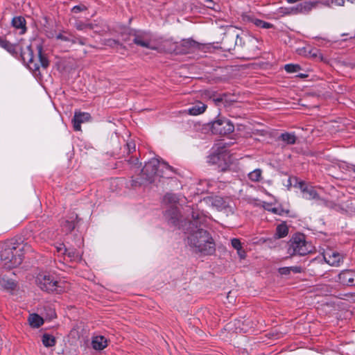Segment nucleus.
Wrapping results in <instances>:
<instances>
[{"instance_id": "nucleus-39", "label": "nucleus", "mask_w": 355, "mask_h": 355, "mask_svg": "<svg viewBox=\"0 0 355 355\" xmlns=\"http://www.w3.org/2000/svg\"><path fill=\"white\" fill-rule=\"evenodd\" d=\"M172 212L173 216H171V223L175 224L178 220V209L176 208H173L171 211H166V214H169L170 212Z\"/></svg>"}, {"instance_id": "nucleus-29", "label": "nucleus", "mask_w": 355, "mask_h": 355, "mask_svg": "<svg viewBox=\"0 0 355 355\" xmlns=\"http://www.w3.org/2000/svg\"><path fill=\"white\" fill-rule=\"evenodd\" d=\"M288 233V229L286 224H280L277 227L276 234L278 238H284Z\"/></svg>"}, {"instance_id": "nucleus-23", "label": "nucleus", "mask_w": 355, "mask_h": 355, "mask_svg": "<svg viewBox=\"0 0 355 355\" xmlns=\"http://www.w3.org/2000/svg\"><path fill=\"white\" fill-rule=\"evenodd\" d=\"M263 207L265 210L279 216H282L284 214H288L289 212L288 210L284 209L282 206L273 207L271 203L266 202H263Z\"/></svg>"}, {"instance_id": "nucleus-45", "label": "nucleus", "mask_w": 355, "mask_h": 355, "mask_svg": "<svg viewBox=\"0 0 355 355\" xmlns=\"http://www.w3.org/2000/svg\"><path fill=\"white\" fill-rule=\"evenodd\" d=\"M205 3H206V6L207 8H211L213 10H216V8L214 7L215 3H214V1L212 0H205Z\"/></svg>"}, {"instance_id": "nucleus-25", "label": "nucleus", "mask_w": 355, "mask_h": 355, "mask_svg": "<svg viewBox=\"0 0 355 355\" xmlns=\"http://www.w3.org/2000/svg\"><path fill=\"white\" fill-rule=\"evenodd\" d=\"M64 255L69 258V261H76L81 259V254L75 247L67 248L66 254Z\"/></svg>"}, {"instance_id": "nucleus-2", "label": "nucleus", "mask_w": 355, "mask_h": 355, "mask_svg": "<svg viewBox=\"0 0 355 355\" xmlns=\"http://www.w3.org/2000/svg\"><path fill=\"white\" fill-rule=\"evenodd\" d=\"M32 235L26 232V239L19 237L15 241H8L0 244V259L4 261L8 268L19 266L24 259V253L32 251L31 241H27Z\"/></svg>"}, {"instance_id": "nucleus-24", "label": "nucleus", "mask_w": 355, "mask_h": 355, "mask_svg": "<svg viewBox=\"0 0 355 355\" xmlns=\"http://www.w3.org/2000/svg\"><path fill=\"white\" fill-rule=\"evenodd\" d=\"M92 345L94 349L102 350L107 345V340L102 336H98L93 338Z\"/></svg>"}, {"instance_id": "nucleus-53", "label": "nucleus", "mask_w": 355, "mask_h": 355, "mask_svg": "<svg viewBox=\"0 0 355 355\" xmlns=\"http://www.w3.org/2000/svg\"><path fill=\"white\" fill-rule=\"evenodd\" d=\"M291 184H292V182H291V178H289L288 179V184H287V185H286V186H288V187H291Z\"/></svg>"}, {"instance_id": "nucleus-44", "label": "nucleus", "mask_w": 355, "mask_h": 355, "mask_svg": "<svg viewBox=\"0 0 355 355\" xmlns=\"http://www.w3.org/2000/svg\"><path fill=\"white\" fill-rule=\"evenodd\" d=\"M291 272L293 273H301L303 271V269L301 266H291L289 267Z\"/></svg>"}, {"instance_id": "nucleus-60", "label": "nucleus", "mask_w": 355, "mask_h": 355, "mask_svg": "<svg viewBox=\"0 0 355 355\" xmlns=\"http://www.w3.org/2000/svg\"><path fill=\"white\" fill-rule=\"evenodd\" d=\"M216 202H220V200H216Z\"/></svg>"}, {"instance_id": "nucleus-33", "label": "nucleus", "mask_w": 355, "mask_h": 355, "mask_svg": "<svg viewBox=\"0 0 355 355\" xmlns=\"http://www.w3.org/2000/svg\"><path fill=\"white\" fill-rule=\"evenodd\" d=\"M284 69L287 73H295L301 70V67L297 64H287L284 65Z\"/></svg>"}, {"instance_id": "nucleus-41", "label": "nucleus", "mask_w": 355, "mask_h": 355, "mask_svg": "<svg viewBox=\"0 0 355 355\" xmlns=\"http://www.w3.org/2000/svg\"><path fill=\"white\" fill-rule=\"evenodd\" d=\"M71 35H69V34L66 35H63L62 33H59L58 35H56V39L69 42V40H71Z\"/></svg>"}, {"instance_id": "nucleus-9", "label": "nucleus", "mask_w": 355, "mask_h": 355, "mask_svg": "<svg viewBox=\"0 0 355 355\" xmlns=\"http://www.w3.org/2000/svg\"><path fill=\"white\" fill-rule=\"evenodd\" d=\"M211 130L214 135L224 136L233 132L234 125L230 120L220 118L211 123Z\"/></svg>"}, {"instance_id": "nucleus-1", "label": "nucleus", "mask_w": 355, "mask_h": 355, "mask_svg": "<svg viewBox=\"0 0 355 355\" xmlns=\"http://www.w3.org/2000/svg\"><path fill=\"white\" fill-rule=\"evenodd\" d=\"M192 220L186 228L187 243L192 250L203 256L212 255L216 252V244L211 234L203 227L207 222L206 217L199 211H193Z\"/></svg>"}, {"instance_id": "nucleus-34", "label": "nucleus", "mask_w": 355, "mask_h": 355, "mask_svg": "<svg viewBox=\"0 0 355 355\" xmlns=\"http://www.w3.org/2000/svg\"><path fill=\"white\" fill-rule=\"evenodd\" d=\"M284 13L285 15H297L300 14V9L298 4L291 8H286L284 9Z\"/></svg>"}, {"instance_id": "nucleus-28", "label": "nucleus", "mask_w": 355, "mask_h": 355, "mask_svg": "<svg viewBox=\"0 0 355 355\" xmlns=\"http://www.w3.org/2000/svg\"><path fill=\"white\" fill-rule=\"evenodd\" d=\"M42 342L46 347H51L55 345L56 340L53 336L49 334H44L42 338Z\"/></svg>"}, {"instance_id": "nucleus-10", "label": "nucleus", "mask_w": 355, "mask_h": 355, "mask_svg": "<svg viewBox=\"0 0 355 355\" xmlns=\"http://www.w3.org/2000/svg\"><path fill=\"white\" fill-rule=\"evenodd\" d=\"M130 35L133 37L132 42L136 45L150 49H155V48L150 45L151 38L148 33L135 31L134 33H130Z\"/></svg>"}, {"instance_id": "nucleus-15", "label": "nucleus", "mask_w": 355, "mask_h": 355, "mask_svg": "<svg viewBox=\"0 0 355 355\" xmlns=\"http://www.w3.org/2000/svg\"><path fill=\"white\" fill-rule=\"evenodd\" d=\"M124 151H126L128 155H132L131 157L128 159V162L136 166L139 164V157L136 152V145L133 141H128L123 147Z\"/></svg>"}, {"instance_id": "nucleus-58", "label": "nucleus", "mask_w": 355, "mask_h": 355, "mask_svg": "<svg viewBox=\"0 0 355 355\" xmlns=\"http://www.w3.org/2000/svg\"><path fill=\"white\" fill-rule=\"evenodd\" d=\"M231 49H231L230 47H229V48H227V51H231Z\"/></svg>"}, {"instance_id": "nucleus-4", "label": "nucleus", "mask_w": 355, "mask_h": 355, "mask_svg": "<svg viewBox=\"0 0 355 355\" xmlns=\"http://www.w3.org/2000/svg\"><path fill=\"white\" fill-rule=\"evenodd\" d=\"M37 56L40 64L34 60V53L31 45H28L25 49H23L17 44H14L8 51L12 55L17 56L19 50L20 51V57L24 63H26L30 70L35 75H40V66L43 69H47L49 66V60L46 55L43 52L42 44L37 45Z\"/></svg>"}, {"instance_id": "nucleus-11", "label": "nucleus", "mask_w": 355, "mask_h": 355, "mask_svg": "<svg viewBox=\"0 0 355 355\" xmlns=\"http://www.w3.org/2000/svg\"><path fill=\"white\" fill-rule=\"evenodd\" d=\"M338 282L346 286H355V270L345 269L338 275Z\"/></svg>"}, {"instance_id": "nucleus-52", "label": "nucleus", "mask_w": 355, "mask_h": 355, "mask_svg": "<svg viewBox=\"0 0 355 355\" xmlns=\"http://www.w3.org/2000/svg\"><path fill=\"white\" fill-rule=\"evenodd\" d=\"M81 244H82V241L80 239H79L77 243L76 244V246L78 247V248H80Z\"/></svg>"}, {"instance_id": "nucleus-7", "label": "nucleus", "mask_w": 355, "mask_h": 355, "mask_svg": "<svg viewBox=\"0 0 355 355\" xmlns=\"http://www.w3.org/2000/svg\"><path fill=\"white\" fill-rule=\"evenodd\" d=\"M37 284L41 290L47 293H61L65 291V283L58 280L49 274L39 275L36 279Z\"/></svg>"}, {"instance_id": "nucleus-51", "label": "nucleus", "mask_w": 355, "mask_h": 355, "mask_svg": "<svg viewBox=\"0 0 355 355\" xmlns=\"http://www.w3.org/2000/svg\"><path fill=\"white\" fill-rule=\"evenodd\" d=\"M307 76H308V75L305 74V73H299L298 75H297V77H300L302 78H306Z\"/></svg>"}, {"instance_id": "nucleus-13", "label": "nucleus", "mask_w": 355, "mask_h": 355, "mask_svg": "<svg viewBox=\"0 0 355 355\" xmlns=\"http://www.w3.org/2000/svg\"><path fill=\"white\" fill-rule=\"evenodd\" d=\"M80 218L75 213H72L67 218L61 220L60 226L62 231L65 234L71 233L75 228L76 225L78 223Z\"/></svg>"}, {"instance_id": "nucleus-48", "label": "nucleus", "mask_w": 355, "mask_h": 355, "mask_svg": "<svg viewBox=\"0 0 355 355\" xmlns=\"http://www.w3.org/2000/svg\"><path fill=\"white\" fill-rule=\"evenodd\" d=\"M71 40H69V42H71L72 44H76L78 43V37H76L74 36L71 35Z\"/></svg>"}, {"instance_id": "nucleus-8", "label": "nucleus", "mask_w": 355, "mask_h": 355, "mask_svg": "<svg viewBox=\"0 0 355 355\" xmlns=\"http://www.w3.org/2000/svg\"><path fill=\"white\" fill-rule=\"evenodd\" d=\"M288 254L291 256H304L311 252L303 234H295L288 243Z\"/></svg>"}, {"instance_id": "nucleus-36", "label": "nucleus", "mask_w": 355, "mask_h": 355, "mask_svg": "<svg viewBox=\"0 0 355 355\" xmlns=\"http://www.w3.org/2000/svg\"><path fill=\"white\" fill-rule=\"evenodd\" d=\"M232 246L236 249L237 251L241 250L242 248L241 243L239 239H232L231 241Z\"/></svg>"}, {"instance_id": "nucleus-37", "label": "nucleus", "mask_w": 355, "mask_h": 355, "mask_svg": "<svg viewBox=\"0 0 355 355\" xmlns=\"http://www.w3.org/2000/svg\"><path fill=\"white\" fill-rule=\"evenodd\" d=\"M86 10H87V8L85 5L80 4V5L73 6L71 9V11L74 13H78L80 12L85 11Z\"/></svg>"}, {"instance_id": "nucleus-6", "label": "nucleus", "mask_w": 355, "mask_h": 355, "mask_svg": "<svg viewBox=\"0 0 355 355\" xmlns=\"http://www.w3.org/2000/svg\"><path fill=\"white\" fill-rule=\"evenodd\" d=\"M166 51L175 55H184L205 51L207 47L205 44L196 42L192 39H184L180 42L166 41L164 44Z\"/></svg>"}, {"instance_id": "nucleus-43", "label": "nucleus", "mask_w": 355, "mask_h": 355, "mask_svg": "<svg viewBox=\"0 0 355 355\" xmlns=\"http://www.w3.org/2000/svg\"><path fill=\"white\" fill-rule=\"evenodd\" d=\"M278 272L282 275H288L291 274L289 267H282L278 269Z\"/></svg>"}, {"instance_id": "nucleus-21", "label": "nucleus", "mask_w": 355, "mask_h": 355, "mask_svg": "<svg viewBox=\"0 0 355 355\" xmlns=\"http://www.w3.org/2000/svg\"><path fill=\"white\" fill-rule=\"evenodd\" d=\"M207 107V106L205 103L198 101L188 109V113L190 115L197 116L202 114L206 110Z\"/></svg>"}, {"instance_id": "nucleus-3", "label": "nucleus", "mask_w": 355, "mask_h": 355, "mask_svg": "<svg viewBox=\"0 0 355 355\" xmlns=\"http://www.w3.org/2000/svg\"><path fill=\"white\" fill-rule=\"evenodd\" d=\"M37 56L40 64L34 60V53L31 45H28L25 49H23L17 44H14L8 51L12 55L17 56L19 50L20 51V57L24 63H26L30 70L35 75H40V66L43 69H47L49 66V60L46 55L43 52L42 44L37 45Z\"/></svg>"}, {"instance_id": "nucleus-12", "label": "nucleus", "mask_w": 355, "mask_h": 355, "mask_svg": "<svg viewBox=\"0 0 355 355\" xmlns=\"http://www.w3.org/2000/svg\"><path fill=\"white\" fill-rule=\"evenodd\" d=\"M324 259L329 265L338 267L343 262L345 256L336 251L329 250L324 252Z\"/></svg>"}, {"instance_id": "nucleus-16", "label": "nucleus", "mask_w": 355, "mask_h": 355, "mask_svg": "<svg viewBox=\"0 0 355 355\" xmlns=\"http://www.w3.org/2000/svg\"><path fill=\"white\" fill-rule=\"evenodd\" d=\"M205 98L211 99L216 106H220L221 103H226L227 94H218L216 92L205 90L202 94Z\"/></svg>"}, {"instance_id": "nucleus-19", "label": "nucleus", "mask_w": 355, "mask_h": 355, "mask_svg": "<svg viewBox=\"0 0 355 355\" xmlns=\"http://www.w3.org/2000/svg\"><path fill=\"white\" fill-rule=\"evenodd\" d=\"M318 1H304L299 3L300 14L307 15L318 5Z\"/></svg>"}, {"instance_id": "nucleus-35", "label": "nucleus", "mask_w": 355, "mask_h": 355, "mask_svg": "<svg viewBox=\"0 0 355 355\" xmlns=\"http://www.w3.org/2000/svg\"><path fill=\"white\" fill-rule=\"evenodd\" d=\"M105 44L110 47H114L117 45L124 47L123 44L119 42V40H116L114 39L106 40L105 42Z\"/></svg>"}, {"instance_id": "nucleus-5", "label": "nucleus", "mask_w": 355, "mask_h": 355, "mask_svg": "<svg viewBox=\"0 0 355 355\" xmlns=\"http://www.w3.org/2000/svg\"><path fill=\"white\" fill-rule=\"evenodd\" d=\"M171 173H175V169L165 162H160L157 159H152L148 162L141 171V175L147 182L154 181L155 175L170 178Z\"/></svg>"}, {"instance_id": "nucleus-47", "label": "nucleus", "mask_w": 355, "mask_h": 355, "mask_svg": "<svg viewBox=\"0 0 355 355\" xmlns=\"http://www.w3.org/2000/svg\"><path fill=\"white\" fill-rule=\"evenodd\" d=\"M237 253L241 259H245L246 257V252L242 248H241V250L237 251Z\"/></svg>"}, {"instance_id": "nucleus-50", "label": "nucleus", "mask_w": 355, "mask_h": 355, "mask_svg": "<svg viewBox=\"0 0 355 355\" xmlns=\"http://www.w3.org/2000/svg\"><path fill=\"white\" fill-rule=\"evenodd\" d=\"M235 37H236L235 45L236 46V45H238V44H237V42H238V40H239V41H240V42H241V37H239V35H236L235 36ZM232 39H234V36L232 37Z\"/></svg>"}, {"instance_id": "nucleus-49", "label": "nucleus", "mask_w": 355, "mask_h": 355, "mask_svg": "<svg viewBox=\"0 0 355 355\" xmlns=\"http://www.w3.org/2000/svg\"><path fill=\"white\" fill-rule=\"evenodd\" d=\"M78 44H80V45H85L86 44L85 40L83 38L78 37Z\"/></svg>"}, {"instance_id": "nucleus-57", "label": "nucleus", "mask_w": 355, "mask_h": 355, "mask_svg": "<svg viewBox=\"0 0 355 355\" xmlns=\"http://www.w3.org/2000/svg\"><path fill=\"white\" fill-rule=\"evenodd\" d=\"M132 185H136V182H135V180H132Z\"/></svg>"}, {"instance_id": "nucleus-54", "label": "nucleus", "mask_w": 355, "mask_h": 355, "mask_svg": "<svg viewBox=\"0 0 355 355\" xmlns=\"http://www.w3.org/2000/svg\"><path fill=\"white\" fill-rule=\"evenodd\" d=\"M228 37H226L225 38H223V44H225V42L228 40Z\"/></svg>"}, {"instance_id": "nucleus-18", "label": "nucleus", "mask_w": 355, "mask_h": 355, "mask_svg": "<svg viewBox=\"0 0 355 355\" xmlns=\"http://www.w3.org/2000/svg\"><path fill=\"white\" fill-rule=\"evenodd\" d=\"M297 137L295 132H283L278 137L277 141H282L285 145H293L296 144Z\"/></svg>"}, {"instance_id": "nucleus-26", "label": "nucleus", "mask_w": 355, "mask_h": 355, "mask_svg": "<svg viewBox=\"0 0 355 355\" xmlns=\"http://www.w3.org/2000/svg\"><path fill=\"white\" fill-rule=\"evenodd\" d=\"M0 286L7 291H14L17 288V283L11 279L5 277L0 278Z\"/></svg>"}, {"instance_id": "nucleus-31", "label": "nucleus", "mask_w": 355, "mask_h": 355, "mask_svg": "<svg viewBox=\"0 0 355 355\" xmlns=\"http://www.w3.org/2000/svg\"><path fill=\"white\" fill-rule=\"evenodd\" d=\"M262 171L257 168L248 174V178L253 182H259L261 180Z\"/></svg>"}, {"instance_id": "nucleus-59", "label": "nucleus", "mask_w": 355, "mask_h": 355, "mask_svg": "<svg viewBox=\"0 0 355 355\" xmlns=\"http://www.w3.org/2000/svg\"><path fill=\"white\" fill-rule=\"evenodd\" d=\"M354 38H355V35L350 37V39H354Z\"/></svg>"}, {"instance_id": "nucleus-46", "label": "nucleus", "mask_w": 355, "mask_h": 355, "mask_svg": "<svg viewBox=\"0 0 355 355\" xmlns=\"http://www.w3.org/2000/svg\"><path fill=\"white\" fill-rule=\"evenodd\" d=\"M345 0H331V3L334 5L343 6H344Z\"/></svg>"}, {"instance_id": "nucleus-56", "label": "nucleus", "mask_w": 355, "mask_h": 355, "mask_svg": "<svg viewBox=\"0 0 355 355\" xmlns=\"http://www.w3.org/2000/svg\"><path fill=\"white\" fill-rule=\"evenodd\" d=\"M352 170L353 172L355 173V166H353L352 168Z\"/></svg>"}, {"instance_id": "nucleus-42", "label": "nucleus", "mask_w": 355, "mask_h": 355, "mask_svg": "<svg viewBox=\"0 0 355 355\" xmlns=\"http://www.w3.org/2000/svg\"><path fill=\"white\" fill-rule=\"evenodd\" d=\"M13 44H12L10 42H8V40L4 39L3 42L1 43V44L0 45V46L2 47L3 49H6L7 51H8V49H10Z\"/></svg>"}, {"instance_id": "nucleus-17", "label": "nucleus", "mask_w": 355, "mask_h": 355, "mask_svg": "<svg viewBox=\"0 0 355 355\" xmlns=\"http://www.w3.org/2000/svg\"><path fill=\"white\" fill-rule=\"evenodd\" d=\"M304 192L303 193L304 194V198L307 200H319L320 204L328 207L329 206V202L324 199L320 198L318 192L312 186H309L307 189H304Z\"/></svg>"}, {"instance_id": "nucleus-38", "label": "nucleus", "mask_w": 355, "mask_h": 355, "mask_svg": "<svg viewBox=\"0 0 355 355\" xmlns=\"http://www.w3.org/2000/svg\"><path fill=\"white\" fill-rule=\"evenodd\" d=\"M295 180L296 181L297 184L295 185V187H298L302 193L304 192L305 189H307L309 187L306 184V183L304 181H297V179L296 178H294Z\"/></svg>"}, {"instance_id": "nucleus-22", "label": "nucleus", "mask_w": 355, "mask_h": 355, "mask_svg": "<svg viewBox=\"0 0 355 355\" xmlns=\"http://www.w3.org/2000/svg\"><path fill=\"white\" fill-rule=\"evenodd\" d=\"M245 19L246 21L252 22L253 24H254L257 27H261V28H265V29H268V28H271L273 27V24H272L269 22L263 21L261 19L254 18L252 16H245Z\"/></svg>"}, {"instance_id": "nucleus-30", "label": "nucleus", "mask_w": 355, "mask_h": 355, "mask_svg": "<svg viewBox=\"0 0 355 355\" xmlns=\"http://www.w3.org/2000/svg\"><path fill=\"white\" fill-rule=\"evenodd\" d=\"M74 26L77 30L83 31L86 28L93 29L95 25L92 23H85L82 21H76L74 24Z\"/></svg>"}, {"instance_id": "nucleus-14", "label": "nucleus", "mask_w": 355, "mask_h": 355, "mask_svg": "<svg viewBox=\"0 0 355 355\" xmlns=\"http://www.w3.org/2000/svg\"><path fill=\"white\" fill-rule=\"evenodd\" d=\"M91 119V115L88 112H76L72 119L73 127L75 131L81 130V123L87 122Z\"/></svg>"}, {"instance_id": "nucleus-20", "label": "nucleus", "mask_w": 355, "mask_h": 355, "mask_svg": "<svg viewBox=\"0 0 355 355\" xmlns=\"http://www.w3.org/2000/svg\"><path fill=\"white\" fill-rule=\"evenodd\" d=\"M26 24V19L21 16L15 17L12 20V25L15 28L20 30V34H24L26 32L27 28Z\"/></svg>"}, {"instance_id": "nucleus-55", "label": "nucleus", "mask_w": 355, "mask_h": 355, "mask_svg": "<svg viewBox=\"0 0 355 355\" xmlns=\"http://www.w3.org/2000/svg\"><path fill=\"white\" fill-rule=\"evenodd\" d=\"M3 40H4L3 38H2V37H0V45H1V43L3 42Z\"/></svg>"}, {"instance_id": "nucleus-27", "label": "nucleus", "mask_w": 355, "mask_h": 355, "mask_svg": "<svg viewBox=\"0 0 355 355\" xmlns=\"http://www.w3.org/2000/svg\"><path fill=\"white\" fill-rule=\"evenodd\" d=\"M30 325L34 328H38L44 323L43 318L37 313L30 314L28 317Z\"/></svg>"}, {"instance_id": "nucleus-61", "label": "nucleus", "mask_w": 355, "mask_h": 355, "mask_svg": "<svg viewBox=\"0 0 355 355\" xmlns=\"http://www.w3.org/2000/svg\"><path fill=\"white\" fill-rule=\"evenodd\" d=\"M123 41L126 42V41H127V39H126V38H124V39H123Z\"/></svg>"}, {"instance_id": "nucleus-32", "label": "nucleus", "mask_w": 355, "mask_h": 355, "mask_svg": "<svg viewBox=\"0 0 355 355\" xmlns=\"http://www.w3.org/2000/svg\"><path fill=\"white\" fill-rule=\"evenodd\" d=\"M164 201L165 202H167V203H169V204H176L179 202V198L178 196L175 194V193H167L164 196Z\"/></svg>"}, {"instance_id": "nucleus-40", "label": "nucleus", "mask_w": 355, "mask_h": 355, "mask_svg": "<svg viewBox=\"0 0 355 355\" xmlns=\"http://www.w3.org/2000/svg\"><path fill=\"white\" fill-rule=\"evenodd\" d=\"M56 250L59 254L64 255L67 251V247L64 243H60L56 246Z\"/></svg>"}]
</instances>
